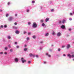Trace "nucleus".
<instances>
[{"mask_svg":"<svg viewBox=\"0 0 74 74\" xmlns=\"http://www.w3.org/2000/svg\"><path fill=\"white\" fill-rule=\"evenodd\" d=\"M37 24L36 22H34L32 25V27L33 28H36V27H37Z\"/></svg>","mask_w":74,"mask_h":74,"instance_id":"nucleus-1","label":"nucleus"},{"mask_svg":"<svg viewBox=\"0 0 74 74\" xmlns=\"http://www.w3.org/2000/svg\"><path fill=\"white\" fill-rule=\"evenodd\" d=\"M12 19H13V17L10 16L8 18V21L11 22Z\"/></svg>","mask_w":74,"mask_h":74,"instance_id":"nucleus-2","label":"nucleus"},{"mask_svg":"<svg viewBox=\"0 0 74 74\" xmlns=\"http://www.w3.org/2000/svg\"><path fill=\"white\" fill-rule=\"evenodd\" d=\"M60 27L61 29H66V26L64 25H62Z\"/></svg>","mask_w":74,"mask_h":74,"instance_id":"nucleus-3","label":"nucleus"},{"mask_svg":"<svg viewBox=\"0 0 74 74\" xmlns=\"http://www.w3.org/2000/svg\"><path fill=\"white\" fill-rule=\"evenodd\" d=\"M21 61L23 63H24L25 62H26V60H24L23 58H21Z\"/></svg>","mask_w":74,"mask_h":74,"instance_id":"nucleus-4","label":"nucleus"},{"mask_svg":"<svg viewBox=\"0 0 74 74\" xmlns=\"http://www.w3.org/2000/svg\"><path fill=\"white\" fill-rule=\"evenodd\" d=\"M61 33L60 32H59L57 33V36L58 37H60L61 36Z\"/></svg>","mask_w":74,"mask_h":74,"instance_id":"nucleus-5","label":"nucleus"},{"mask_svg":"<svg viewBox=\"0 0 74 74\" xmlns=\"http://www.w3.org/2000/svg\"><path fill=\"white\" fill-rule=\"evenodd\" d=\"M15 32L17 34H19L20 32H19L18 30H16Z\"/></svg>","mask_w":74,"mask_h":74,"instance_id":"nucleus-6","label":"nucleus"},{"mask_svg":"<svg viewBox=\"0 0 74 74\" xmlns=\"http://www.w3.org/2000/svg\"><path fill=\"white\" fill-rule=\"evenodd\" d=\"M49 18H47L45 19V21L47 22H48L49 21Z\"/></svg>","mask_w":74,"mask_h":74,"instance_id":"nucleus-7","label":"nucleus"},{"mask_svg":"<svg viewBox=\"0 0 74 74\" xmlns=\"http://www.w3.org/2000/svg\"><path fill=\"white\" fill-rule=\"evenodd\" d=\"M66 21V20H65L64 19H63V20H62V23L63 24H64V23H65Z\"/></svg>","mask_w":74,"mask_h":74,"instance_id":"nucleus-8","label":"nucleus"},{"mask_svg":"<svg viewBox=\"0 0 74 74\" xmlns=\"http://www.w3.org/2000/svg\"><path fill=\"white\" fill-rule=\"evenodd\" d=\"M48 36H49V33H46L45 35V36L46 37H48Z\"/></svg>","mask_w":74,"mask_h":74,"instance_id":"nucleus-9","label":"nucleus"},{"mask_svg":"<svg viewBox=\"0 0 74 74\" xmlns=\"http://www.w3.org/2000/svg\"><path fill=\"white\" fill-rule=\"evenodd\" d=\"M7 38L8 39L10 40V39L11 38V36H7Z\"/></svg>","mask_w":74,"mask_h":74,"instance_id":"nucleus-10","label":"nucleus"},{"mask_svg":"<svg viewBox=\"0 0 74 74\" xmlns=\"http://www.w3.org/2000/svg\"><path fill=\"white\" fill-rule=\"evenodd\" d=\"M29 56H33V57H34L35 56L34 55L32 54V53H30L29 54Z\"/></svg>","mask_w":74,"mask_h":74,"instance_id":"nucleus-11","label":"nucleus"},{"mask_svg":"<svg viewBox=\"0 0 74 74\" xmlns=\"http://www.w3.org/2000/svg\"><path fill=\"white\" fill-rule=\"evenodd\" d=\"M14 60L16 62H18V59L17 58H15Z\"/></svg>","mask_w":74,"mask_h":74,"instance_id":"nucleus-12","label":"nucleus"},{"mask_svg":"<svg viewBox=\"0 0 74 74\" xmlns=\"http://www.w3.org/2000/svg\"><path fill=\"white\" fill-rule=\"evenodd\" d=\"M73 14H74V10H73V14L72 13H71L70 14V15H71V16H73Z\"/></svg>","mask_w":74,"mask_h":74,"instance_id":"nucleus-13","label":"nucleus"},{"mask_svg":"<svg viewBox=\"0 0 74 74\" xmlns=\"http://www.w3.org/2000/svg\"><path fill=\"white\" fill-rule=\"evenodd\" d=\"M67 56L69 57L70 58H71V56L70 55V54H69L67 55Z\"/></svg>","mask_w":74,"mask_h":74,"instance_id":"nucleus-14","label":"nucleus"},{"mask_svg":"<svg viewBox=\"0 0 74 74\" xmlns=\"http://www.w3.org/2000/svg\"><path fill=\"white\" fill-rule=\"evenodd\" d=\"M4 28H7V25L5 24L4 25Z\"/></svg>","mask_w":74,"mask_h":74,"instance_id":"nucleus-15","label":"nucleus"},{"mask_svg":"<svg viewBox=\"0 0 74 74\" xmlns=\"http://www.w3.org/2000/svg\"><path fill=\"white\" fill-rule=\"evenodd\" d=\"M13 28L14 29H18V27L15 26L13 27Z\"/></svg>","mask_w":74,"mask_h":74,"instance_id":"nucleus-16","label":"nucleus"},{"mask_svg":"<svg viewBox=\"0 0 74 74\" xmlns=\"http://www.w3.org/2000/svg\"><path fill=\"white\" fill-rule=\"evenodd\" d=\"M32 38H34V39H35V38H36V36L35 35H34L32 36Z\"/></svg>","mask_w":74,"mask_h":74,"instance_id":"nucleus-17","label":"nucleus"},{"mask_svg":"<svg viewBox=\"0 0 74 74\" xmlns=\"http://www.w3.org/2000/svg\"><path fill=\"white\" fill-rule=\"evenodd\" d=\"M41 25L42 26L44 27L45 26V24L44 23H43Z\"/></svg>","mask_w":74,"mask_h":74,"instance_id":"nucleus-18","label":"nucleus"},{"mask_svg":"<svg viewBox=\"0 0 74 74\" xmlns=\"http://www.w3.org/2000/svg\"><path fill=\"white\" fill-rule=\"evenodd\" d=\"M9 16V14H6L5 15V16L6 17H8Z\"/></svg>","mask_w":74,"mask_h":74,"instance_id":"nucleus-19","label":"nucleus"},{"mask_svg":"<svg viewBox=\"0 0 74 74\" xmlns=\"http://www.w3.org/2000/svg\"><path fill=\"white\" fill-rule=\"evenodd\" d=\"M30 11V10L29 9H27L26 10V12H29Z\"/></svg>","mask_w":74,"mask_h":74,"instance_id":"nucleus-20","label":"nucleus"},{"mask_svg":"<svg viewBox=\"0 0 74 74\" xmlns=\"http://www.w3.org/2000/svg\"><path fill=\"white\" fill-rule=\"evenodd\" d=\"M11 3L10 2H8V5H10V4Z\"/></svg>","mask_w":74,"mask_h":74,"instance_id":"nucleus-21","label":"nucleus"},{"mask_svg":"<svg viewBox=\"0 0 74 74\" xmlns=\"http://www.w3.org/2000/svg\"><path fill=\"white\" fill-rule=\"evenodd\" d=\"M52 34L53 35H55V33L53 31V32L52 33Z\"/></svg>","mask_w":74,"mask_h":74,"instance_id":"nucleus-22","label":"nucleus"},{"mask_svg":"<svg viewBox=\"0 0 74 74\" xmlns=\"http://www.w3.org/2000/svg\"><path fill=\"white\" fill-rule=\"evenodd\" d=\"M51 12H53V11H54V9H51Z\"/></svg>","mask_w":74,"mask_h":74,"instance_id":"nucleus-23","label":"nucleus"},{"mask_svg":"<svg viewBox=\"0 0 74 74\" xmlns=\"http://www.w3.org/2000/svg\"><path fill=\"white\" fill-rule=\"evenodd\" d=\"M43 41H40V44H43Z\"/></svg>","mask_w":74,"mask_h":74,"instance_id":"nucleus-24","label":"nucleus"},{"mask_svg":"<svg viewBox=\"0 0 74 74\" xmlns=\"http://www.w3.org/2000/svg\"><path fill=\"white\" fill-rule=\"evenodd\" d=\"M69 48H70V47H66V49H68Z\"/></svg>","mask_w":74,"mask_h":74,"instance_id":"nucleus-25","label":"nucleus"},{"mask_svg":"<svg viewBox=\"0 0 74 74\" xmlns=\"http://www.w3.org/2000/svg\"><path fill=\"white\" fill-rule=\"evenodd\" d=\"M27 41H29V37L27 38Z\"/></svg>","mask_w":74,"mask_h":74,"instance_id":"nucleus-26","label":"nucleus"},{"mask_svg":"<svg viewBox=\"0 0 74 74\" xmlns=\"http://www.w3.org/2000/svg\"><path fill=\"white\" fill-rule=\"evenodd\" d=\"M40 22L41 23H43V22H44V20H42L40 21Z\"/></svg>","mask_w":74,"mask_h":74,"instance_id":"nucleus-27","label":"nucleus"},{"mask_svg":"<svg viewBox=\"0 0 74 74\" xmlns=\"http://www.w3.org/2000/svg\"><path fill=\"white\" fill-rule=\"evenodd\" d=\"M28 35H30L31 34V32H29L28 33Z\"/></svg>","mask_w":74,"mask_h":74,"instance_id":"nucleus-28","label":"nucleus"},{"mask_svg":"<svg viewBox=\"0 0 74 74\" xmlns=\"http://www.w3.org/2000/svg\"><path fill=\"white\" fill-rule=\"evenodd\" d=\"M0 27H1V28H3V27H4V26L3 25H1L0 26Z\"/></svg>","mask_w":74,"mask_h":74,"instance_id":"nucleus-29","label":"nucleus"},{"mask_svg":"<svg viewBox=\"0 0 74 74\" xmlns=\"http://www.w3.org/2000/svg\"><path fill=\"white\" fill-rule=\"evenodd\" d=\"M24 51H27V49L26 48H25L24 49Z\"/></svg>","mask_w":74,"mask_h":74,"instance_id":"nucleus-30","label":"nucleus"},{"mask_svg":"<svg viewBox=\"0 0 74 74\" xmlns=\"http://www.w3.org/2000/svg\"><path fill=\"white\" fill-rule=\"evenodd\" d=\"M32 3H35V1H32Z\"/></svg>","mask_w":74,"mask_h":74,"instance_id":"nucleus-31","label":"nucleus"},{"mask_svg":"<svg viewBox=\"0 0 74 74\" xmlns=\"http://www.w3.org/2000/svg\"><path fill=\"white\" fill-rule=\"evenodd\" d=\"M30 24H31V23H30V22H28V24L29 25H30Z\"/></svg>","mask_w":74,"mask_h":74,"instance_id":"nucleus-32","label":"nucleus"},{"mask_svg":"<svg viewBox=\"0 0 74 74\" xmlns=\"http://www.w3.org/2000/svg\"><path fill=\"white\" fill-rule=\"evenodd\" d=\"M40 8L41 10H42V6H40Z\"/></svg>","mask_w":74,"mask_h":74,"instance_id":"nucleus-33","label":"nucleus"},{"mask_svg":"<svg viewBox=\"0 0 74 74\" xmlns=\"http://www.w3.org/2000/svg\"><path fill=\"white\" fill-rule=\"evenodd\" d=\"M69 31H70V32L71 31V28H69Z\"/></svg>","mask_w":74,"mask_h":74,"instance_id":"nucleus-34","label":"nucleus"},{"mask_svg":"<svg viewBox=\"0 0 74 74\" xmlns=\"http://www.w3.org/2000/svg\"><path fill=\"white\" fill-rule=\"evenodd\" d=\"M66 37H69V34H67L66 35Z\"/></svg>","mask_w":74,"mask_h":74,"instance_id":"nucleus-35","label":"nucleus"},{"mask_svg":"<svg viewBox=\"0 0 74 74\" xmlns=\"http://www.w3.org/2000/svg\"><path fill=\"white\" fill-rule=\"evenodd\" d=\"M14 44H16H16H18V42H14Z\"/></svg>","mask_w":74,"mask_h":74,"instance_id":"nucleus-36","label":"nucleus"},{"mask_svg":"<svg viewBox=\"0 0 74 74\" xmlns=\"http://www.w3.org/2000/svg\"><path fill=\"white\" fill-rule=\"evenodd\" d=\"M59 23L60 24L62 23V21H59Z\"/></svg>","mask_w":74,"mask_h":74,"instance_id":"nucleus-37","label":"nucleus"},{"mask_svg":"<svg viewBox=\"0 0 74 74\" xmlns=\"http://www.w3.org/2000/svg\"><path fill=\"white\" fill-rule=\"evenodd\" d=\"M7 49H8V48L7 47H5V50H7Z\"/></svg>","mask_w":74,"mask_h":74,"instance_id":"nucleus-38","label":"nucleus"},{"mask_svg":"<svg viewBox=\"0 0 74 74\" xmlns=\"http://www.w3.org/2000/svg\"><path fill=\"white\" fill-rule=\"evenodd\" d=\"M67 47H70V45L69 44H68L67 45Z\"/></svg>","mask_w":74,"mask_h":74,"instance_id":"nucleus-39","label":"nucleus"},{"mask_svg":"<svg viewBox=\"0 0 74 74\" xmlns=\"http://www.w3.org/2000/svg\"><path fill=\"white\" fill-rule=\"evenodd\" d=\"M17 15H18L17 14H15V16H17Z\"/></svg>","mask_w":74,"mask_h":74,"instance_id":"nucleus-40","label":"nucleus"},{"mask_svg":"<svg viewBox=\"0 0 74 74\" xmlns=\"http://www.w3.org/2000/svg\"><path fill=\"white\" fill-rule=\"evenodd\" d=\"M14 25H17V23H16V22L15 23Z\"/></svg>","mask_w":74,"mask_h":74,"instance_id":"nucleus-41","label":"nucleus"},{"mask_svg":"<svg viewBox=\"0 0 74 74\" xmlns=\"http://www.w3.org/2000/svg\"><path fill=\"white\" fill-rule=\"evenodd\" d=\"M3 41H4V42H5V39H3Z\"/></svg>","mask_w":74,"mask_h":74,"instance_id":"nucleus-42","label":"nucleus"},{"mask_svg":"<svg viewBox=\"0 0 74 74\" xmlns=\"http://www.w3.org/2000/svg\"><path fill=\"white\" fill-rule=\"evenodd\" d=\"M31 62H30V61H29L28 62V63H30Z\"/></svg>","mask_w":74,"mask_h":74,"instance_id":"nucleus-43","label":"nucleus"},{"mask_svg":"<svg viewBox=\"0 0 74 74\" xmlns=\"http://www.w3.org/2000/svg\"><path fill=\"white\" fill-rule=\"evenodd\" d=\"M69 21H72V18H70L69 19Z\"/></svg>","mask_w":74,"mask_h":74,"instance_id":"nucleus-44","label":"nucleus"},{"mask_svg":"<svg viewBox=\"0 0 74 74\" xmlns=\"http://www.w3.org/2000/svg\"><path fill=\"white\" fill-rule=\"evenodd\" d=\"M49 3H50V4H51V3H52V1H49Z\"/></svg>","mask_w":74,"mask_h":74,"instance_id":"nucleus-45","label":"nucleus"},{"mask_svg":"<svg viewBox=\"0 0 74 74\" xmlns=\"http://www.w3.org/2000/svg\"><path fill=\"white\" fill-rule=\"evenodd\" d=\"M4 54H5V55H7V53L6 52H5L4 53Z\"/></svg>","mask_w":74,"mask_h":74,"instance_id":"nucleus-46","label":"nucleus"},{"mask_svg":"<svg viewBox=\"0 0 74 74\" xmlns=\"http://www.w3.org/2000/svg\"><path fill=\"white\" fill-rule=\"evenodd\" d=\"M58 51H60V49H58Z\"/></svg>","mask_w":74,"mask_h":74,"instance_id":"nucleus-47","label":"nucleus"},{"mask_svg":"<svg viewBox=\"0 0 74 74\" xmlns=\"http://www.w3.org/2000/svg\"><path fill=\"white\" fill-rule=\"evenodd\" d=\"M10 52H12V51H13L12 49H10Z\"/></svg>","mask_w":74,"mask_h":74,"instance_id":"nucleus-48","label":"nucleus"},{"mask_svg":"<svg viewBox=\"0 0 74 74\" xmlns=\"http://www.w3.org/2000/svg\"><path fill=\"white\" fill-rule=\"evenodd\" d=\"M72 58H74V55H72Z\"/></svg>","mask_w":74,"mask_h":74,"instance_id":"nucleus-49","label":"nucleus"},{"mask_svg":"<svg viewBox=\"0 0 74 74\" xmlns=\"http://www.w3.org/2000/svg\"><path fill=\"white\" fill-rule=\"evenodd\" d=\"M23 33L25 34H26V32H24Z\"/></svg>","mask_w":74,"mask_h":74,"instance_id":"nucleus-50","label":"nucleus"},{"mask_svg":"<svg viewBox=\"0 0 74 74\" xmlns=\"http://www.w3.org/2000/svg\"><path fill=\"white\" fill-rule=\"evenodd\" d=\"M36 58H38V55H36Z\"/></svg>","mask_w":74,"mask_h":74,"instance_id":"nucleus-51","label":"nucleus"},{"mask_svg":"<svg viewBox=\"0 0 74 74\" xmlns=\"http://www.w3.org/2000/svg\"><path fill=\"white\" fill-rule=\"evenodd\" d=\"M2 11H3V10L1 9L0 10V12H2Z\"/></svg>","mask_w":74,"mask_h":74,"instance_id":"nucleus-52","label":"nucleus"},{"mask_svg":"<svg viewBox=\"0 0 74 74\" xmlns=\"http://www.w3.org/2000/svg\"><path fill=\"white\" fill-rule=\"evenodd\" d=\"M48 56H49V57H51V55H48Z\"/></svg>","mask_w":74,"mask_h":74,"instance_id":"nucleus-53","label":"nucleus"},{"mask_svg":"<svg viewBox=\"0 0 74 74\" xmlns=\"http://www.w3.org/2000/svg\"><path fill=\"white\" fill-rule=\"evenodd\" d=\"M63 56H66V55L65 54H64Z\"/></svg>","mask_w":74,"mask_h":74,"instance_id":"nucleus-54","label":"nucleus"},{"mask_svg":"<svg viewBox=\"0 0 74 74\" xmlns=\"http://www.w3.org/2000/svg\"><path fill=\"white\" fill-rule=\"evenodd\" d=\"M3 52H0V54H3Z\"/></svg>","mask_w":74,"mask_h":74,"instance_id":"nucleus-55","label":"nucleus"},{"mask_svg":"<svg viewBox=\"0 0 74 74\" xmlns=\"http://www.w3.org/2000/svg\"><path fill=\"white\" fill-rule=\"evenodd\" d=\"M8 47H11V45H9L8 46Z\"/></svg>","mask_w":74,"mask_h":74,"instance_id":"nucleus-56","label":"nucleus"},{"mask_svg":"<svg viewBox=\"0 0 74 74\" xmlns=\"http://www.w3.org/2000/svg\"><path fill=\"white\" fill-rule=\"evenodd\" d=\"M26 46H27V45H24V47H26Z\"/></svg>","mask_w":74,"mask_h":74,"instance_id":"nucleus-57","label":"nucleus"},{"mask_svg":"<svg viewBox=\"0 0 74 74\" xmlns=\"http://www.w3.org/2000/svg\"><path fill=\"white\" fill-rule=\"evenodd\" d=\"M53 45H51V46L52 47H53Z\"/></svg>","mask_w":74,"mask_h":74,"instance_id":"nucleus-58","label":"nucleus"},{"mask_svg":"<svg viewBox=\"0 0 74 74\" xmlns=\"http://www.w3.org/2000/svg\"><path fill=\"white\" fill-rule=\"evenodd\" d=\"M48 55V53H46V55Z\"/></svg>","mask_w":74,"mask_h":74,"instance_id":"nucleus-59","label":"nucleus"},{"mask_svg":"<svg viewBox=\"0 0 74 74\" xmlns=\"http://www.w3.org/2000/svg\"><path fill=\"white\" fill-rule=\"evenodd\" d=\"M62 47H66V46H62Z\"/></svg>","mask_w":74,"mask_h":74,"instance_id":"nucleus-60","label":"nucleus"},{"mask_svg":"<svg viewBox=\"0 0 74 74\" xmlns=\"http://www.w3.org/2000/svg\"><path fill=\"white\" fill-rule=\"evenodd\" d=\"M44 63H46V62H44Z\"/></svg>","mask_w":74,"mask_h":74,"instance_id":"nucleus-61","label":"nucleus"},{"mask_svg":"<svg viewBox=\"0 0 74 74\" xmlns=\"http://www.w3.org/2000/svg\"><path fill=\"white\" fill-rule=\"evenodd\" d=\"M19 48V47H17V48Z\"/></svg>","mask_w":74,"mask_h":74,"instance_id":"nucleus-62","label":"nucleus"},{"mask_svg":"<svg viewBox=\"0 0 74 74\" xmlns=\"http://www.w3.org/2000/svg\"><path fill=\"white\" fill-rule=\"evenodd\" d=\"M73 60L74 61V59H73Z\"/></svg>","mask_w":74,"mask_h":74,"instance_id":"nucleus-63","label":"nucleus"},{"mask_svg":"<svg viewBox=\"0 0 74 74\" xmlns=\"http://www.w3.org/2000/svg\"><path fill=\"white\" fill-rule=\"evenodd\" d=\"M62 48H64V47H62Z\"/></svg>","mask_w":74,"mask_h":74,"instance_id":"nucleus-64","label":"nucleus"}]
</instances>
